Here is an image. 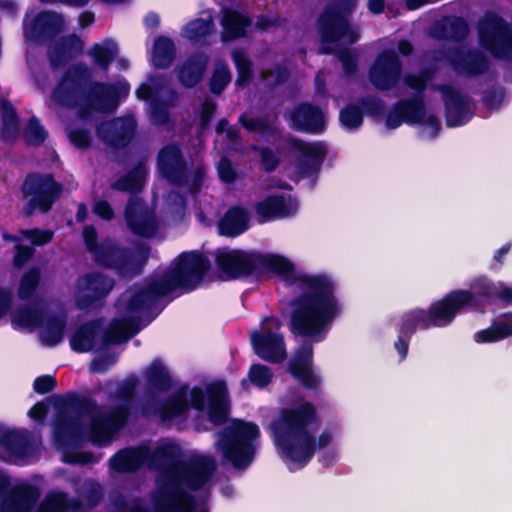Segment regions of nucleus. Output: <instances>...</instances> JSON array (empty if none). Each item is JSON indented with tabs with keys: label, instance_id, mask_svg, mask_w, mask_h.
I'll return each mask as SVG.
<instances>
[{
	"label": "nucleus",
	"instance_id": "f257e3e1",
	"mask_svg": "<svg viewBox=\"0 0 512 512\" xmlns=\"http://www.w3.org/2000/svg\"><path fill=\"white\" fill-rule=\"evenodd\" d=\"M215 264L222 280H257L273 274L287 285H296L301 291L289 302L291 308L288 329L296 337L323 341L331 330L342 307L336 295L337 283L326 273L296 272L295 264L278 253H262L218 248Z\"/></svg>",
	"mask_w": 512,
	"mask_h": 512
},
{
	"label": "nucleus",
	"instance_id": "f03ea898",
	"mask_svg": "<svg viewBox=\"0 0 512 512\" xmlns=\"http://www.w3.org/2000/svg\"><path fill=\"white\" fill-rule=\"evenodd\" d=\"M500 301L512 305V287L486 276L474 278L468 289H455L430 304L428 309L415 308L405 312L398 324L394 348L401 361L406 359L409 344L417 329L428 330L450 325L456 316L467 309H479Z\"/></svg>",
	"mask_w": 512,
	"mask_h": 512
},
{
	"label": "nucleus",
	"instance_id": "7ed1b4c3",
	"mask_svg": "<svg viewBox=\"0 0 512 512\" xmlns=\"http://www.w3.org/2000/svg\"><path fill=\"white\" fill-rule=\"evenodd\" d=\"M320 424L317 408L310 401L282 408L270 424L273 442L286 459L304 468L317 449L326 448L333 440L332 434L326 430L316 439L313 430Z\"/></svg>",
	"mask_w": 512,
	"mask_h": 512
},
{
	"label": "nucleus",
	"instance_id": "20e7f679",
	"mask_svg": "<svg viewBox=\"0 0 512 512\" xmlns=\"http://www.w3.org/2000/svg\"><path fill=\"white\" fill-rule=\"evenodd\" d=\"M209 258L198 250L181 252L157 278L135 290L125 310L138 313L152 310L160 300L173 292L180 295L195 291L211 270Z\"/></svg>",
	"mask_w": 512,
	"mask_h": 512
},
{
	"label": "nucleus",
	"instance_id": "39448f33",
	"mask_svg": "<svg viewBox=\"0 0 512 512\" xmlns=\"http://www.w3.org/2000/svg\"><path fill=\"white\" fill-rule=\"evenodd\" d=\"M480 47L456 46L451 56L452 71L461 77L476 78L490 69L489 53L496 60L512 61V27L497 12L486 11L476 24Z\"/></svg>",
	"mask_w": 512,
	"mask_h": 512
},
{
	"label": "nucleus",
	"instance_id": "423d86ee",
	"mask_svg": "<svg viewBox=\"0 0 512 512\" xmlns=\"http://www.w3.org/2000/svg\"><path fill=\"white\" fill-rule=\"evenodd\" d=\"M51 95L57 105L78 109L84 116L92 111L114 112L119 105L120 90L114 85L92 82L90 69L78 63L65 70Z\"/></svg>",
	"mask_w": 512,
	"mask_h": 512
},
{
	"label": "nucleus",
	"instance_id": "0eeeda50",
	"mask_svg": "<svg viewBox=\"0 0 512 512\" xmlns=\"http://www.w3.org/2000/svg\"><path fill=\"white\" fill-rule=\"evenodd\" d=\"M82 237L87 251L99 267L111 270L120 279L128 281L143 274L151 254L149 245L139 242L128 247L108 237L99 242L93 225L84 226Z\"/></svg>",
	"mask_w": 512,
	"mask_h": 512
},
{
	"label": "nucleus",
	"instance_id": "6e6552de",
	"mask_svg": "<svg viewBox=\"0 0 512 512\" xmlns=\"http://www.w3.org/2000/svg\"><path fill=\"white\" fill-rule=\"evenodd\" d=\"M148 466L162 473V482L172 478L186 480L193 487L200 483V476L214 474L217 463L211 456H194L188 460L181 459L180 447L175 443L158 446L148 457Z\"/></svg>",
	"mask_w": 512,
	"mask_h": 512
},
{
	"label": "nucleus",
	"instance_id": "1a4fd4ad",
	"mask_svg": "<svg viewBox=\"0 0 512 512\" xmlns=\"http://www.w3.org/2000/svg\"><path fill=\"white\" fill-rule=\"evenodd\" d=\"M260 436L257 424L233 419L219 433L216 444L225 462L236 470H245L253 462L256 454L254 441Z\"/></svg>",
	"mask_w": 512,
	"mask_h": 512
},
{
	"label": "nucleus",
	"instance_id": "9d476101",
	"mask_svg": "<svg viewBox=\"0 0 512 512\" xmlns=\"http://www.w3.org/2000/svg\"><path fill=\"white\" fill-rule=\"evenodd\" d=\"M357 0H334L328 3L317 18V29L322 43L345 40L355 44L360 39L358 30L351 24Z\"/></svg>",
	"mask_w": 512,
	"mask_h": 512
},
{
	"label": "nucleus",
	"instance_id": "9b49d317",
	"mask_svg": "<svg viewBox=\"0 0 512 512\" xmlns=\"http://www.w3.org/2000/svg\"><path fill=\"white\" fill-rule=\"evenodd\" d=\"M213 475H201L200 483L194 487L178 477L172 478L170 482H162L153 498L155 512H196L197 500L190 492L200 491Z\"/></svg>",
	"mask_w": 512,
	"mask_h": 512
},
{
	"label": "nucleus",
	"instance_id": "f8f14e48",
	"mask_svg": "<svg viewBox=\"0 0 512 512\" xmlns=\"http://www.w3.org/2000/svg\"><path fill=\"white\" fill-rule=\"evenodd\" d=\"M21 191L29 198L25 207L27 215L35 210L46 214L61 197L63 185L52 173L30 172L23 180Z\"/></svg>",
	"mask_w": 512,
	"mask_h": 512
},
{
	"label": "nucleus",
	"instance_id": "ddd939ff",
	"mask_svg": "<svg viewBox=\"0 0 512 512\" xmlns=\"http://www.w3.org/2000/svg\"><path fill=\"white\" fill-rule=\"evenodd\" d=\"M66 407L74 414L90 419V425L86 431L93 444L101 445L109 442L115 435L108 418L105 413H102L101 406L94 398L71 392L66 397Z\"/></svg>",
	"mask_w": 512,
	"mask_h": 512
},
{
	"label": "nucleus",
	"instance_id": "4468645a",
	"mask_svg": "<svg viewBox=\"0 0 512 512\" xmlns=\"http://www.w3.org/2000/svg\"><path fill=\"white\" fill-rule=\"evenodd\" d=\"M156 167L159 175L169 184L186 187L191 176V164L187 160L181 144L170 142L157 153Z\"/></svg>",
	"mask_w": 512,
	"mask_h": 512
},
{
	"label": "nucleus",
	"instance_id": "2eb2a0df",
	"mask_svg": "<svg viewBox=\"0 0 512 512\" xmlns=\"http://www.w3.org/2000/svg\"><path fill=\"white\" fill-rule=\"evenodd\" d=\"M85 416H78L66 407L58 409L52 425L55 445L61 449L81 447L87 434V426L82 422Z\"/></svg>",
	"mask_w": 512,
	"mask_h": 512
},
{
	"label": "nucleus",
	"instance_id": "dca6fc26",
	"mask_svg": "<svg viewBox=\"0 0 512 512\" xmlns=\"http://www.w3.org/2000/svg\"><path fill=\"white\" fill-rule=\"evenodd\" d=\"M284 141L288 148L300 154L296 163L297 173L303 178L317 176L327 156V148L322 142H306L288 134Z\"/></svg>",
	"mask_w": 512,
	"mask_h": 512
},
{
	"label": "nucleus",
	"instance_id": "f3484780",
	"mask_svg": "<svg viewBox=\"0 0 512 512\" xmlns=\"http://www.w3.org/2000/svg\"><path fill=\"white\" fill-rule=\"evenodd\" d=\"M402 63L393 49L379 52L369 69V81L380 91L393 89L401 78Z\"/></svg>",
	"mask_w": 512,
	"mask_h": 512
},
{
	"label": "nucleus",
	"instance_id": "a211bd4d",
	"mask_svg": "<svg viewBox=\"0 0 512 512\" xmlns=\"http://www.w3.org/2000/svg\"><path fill=\"white\" fill-rule=\"evenodd\" d=\"M189 410L188 386L183 385L164 399L153 396L141 406L143 416H158L162 422L171 421L187 414Z\"/></svg>",
	"mask_w": 512,
	"mask_h": 512
},
{
	"label": "nucleus",
	"instance_id": "6ab92c4d",
	"mask_svg": "<svg viewBox=\"0 0 512 512\" xmlns=\"http://www.w3.org/2000/svg\"><path fill=\"white\" fill-rule=\"evenodd\" d=\"M288 126L296 132L320 135L327 128L326 114L323 109L308 101L295 104L286 117Z\"/></svg>",
	"mask_w": 512,
	"mask_h": 512
},
{
	"label": "nucleus",
	"instance_id": "aec40b11",
	"mask_svg": "<svg viewBox=\"0 0 512 512\" xmlns=\"http://www.w3.org/2000/svg\"><path fill=\"white\" fill-rule=\"evenodd\" d=\"M114 287V280L100 272H89L78 278L75 294L76 305L80 310L89 309L104 299Z\"/></svg>",
	"mask_w": 512,
	"mask_h": 512
},
{
	"label": "nucleus",
	"instance_id": "412c9836",
	"mask_svg": "<svg viewBox=\"0 0 512 512\" xmlns=\"http://www.w3.org/2000/svg\"><path fill=\"white\" fill-rule=\"evenodd\" d=\"M313 345L304 342L298 347L287 364V372L295 378L303 388L311 391L319 389L321 378L313 370Z\"/></svg>",
	"mask_w": 512,
	"mask_h": 512
},
{
	"label": "nucleus",
	"instance_id": "4be33fe9",
	"mask_svg": "<svg viewBox=\"0 0 512 512\" xmlns=\"http://www.w3.org/2000/svg\"><path fill=\"white\" fill-rule=\"evenodd\" d=\"M137 123L133 116L113 118L97 125L99 139L114 150L127 147L135 137Z\"/></svg>",
	"mask_w": 512,
	"mask_h": 512
},
{
	"label": "nucleus",
	"instance_id": "5701e85b",
	"mask_svg": "<svg viewBox=\"0 0 512 512\" xmlns=\"http://www.w3.org/2000/svg\"><path fill=\"white\" fill-rule=\"evenodd\" d=\"M124 219L128 229L139 237L151 238L158 230L155 216L140 197L133 196L128 199Z\"/></svg>",
	"mask_w": 512,
	"mask_h": 512
},
{
	"label": "nucleus",
	"instance_id": "b1692460",
	"mask_svg": "<svg viewBox=\"0 0 512 512\" xmlns=\"http://www.w3.org/2000/svg\"><path fill=\"white\" fill-rule=\"evenodd\" d=\"M250 342L254 353L266 362L280 364L287 357L282 333L272 330H254L250 333Z\"/></svg>",
	"mask_w": 512,
	"mask_h": 512
},
{
	"label": "nucleus",
	"instance_id": "393cba45",
	"mask_svg": "<svg viewBox=\"0 0 512 512\" xmlns=\"http://www.w3.org/2000/svg\"><path fill=\"white\" fill-rule=\"evenodd\" d=\"M439 90L444 96L446 126L455 128L467 124L474 116L470 98L450 85H441Z\"/></svg>",
	"mask_w": 512,
	"mask_h": 512
},
{
	"label": "nucleus",
	"instance_id": "a878e982",
	"mask_svg": "<svg viewBox=\"0 0 512 512\" xmlns=\"http://www.w3.org/2000/svg\"><path fill=\"white\" fill-rule=\"evenodd\" d=\"M426 116V105L422 96L400 99L395 102L385 118V127L394 130L402 123L420 124Z\"/></svg>",
	"mask_w": 512,
	"mask_h": 512
},
{
	"label": "nucleus",
	"instance_id": "bb28decb",
	"mask_svg": "<svg viewBox=\"0 0 512 512\" xmlns=\"http://www.w3.org/2000/svg\"><path fill=\"white\" fill-rule=\"evenodd\" d=\"M84 43L76 34L64 35L57 38L48 46L47 58L53 70L66 66L76 56L83 52Z\"/></svg>",
	"mask_w": 512,
	"mask_h": 512
},
{
	"label": "nucleus",
	"instance_id": "cd10ccee",
	"mask_svg": "<svg viewBox=\"0 0 512 512\" xmlns=\"http://www.w3.org/2000/svg\"><path fill=\"white\" fill-rule=\"evenodd\" d=\"M208 64V55L203 52H192L175 69L179 84L187 89L196 87L202 81Z\"/></svg>",
	"mask_w": 512,
	"mask_h": 512
},
{
	"label": "nucleus",
	"instance_id": "c85d7f7f",
	"mask_svg": "<svg viewBox=\"0 0 512 512\" xmlns=\"http://www.w3.org/2000/svg\"><path fill=\"white\" fill-rule=\"evenodd\" d=\"M208 419L214 425L227 422L230 412V401L226 382L218 380L207 386Z\"/></svg>",
	"mask_w": 512,
	"mask_h": 512
},
{
	"label": "nucleus",
	"instance_id": "c756f323",
	"mask_svg": "<svg viewBox=\"0 0 512 512\" xmlns=\"http://www.w3.org/2000/svg\"><path fill=\"white\" fill-rule=\"evenodd\" d=\"M65 28V21L61 14L44 10L39 12L31 21L30 32L37 42H47L55 39Z\"/></svg>",
	"mask_w": 512,
	"mask_h": 512
},
{
	"label": "nucleus",
	"instance_id": "7c9ffc66",
	"mask_svg": "<svg viewBox=\"0 0 512 512\" xmlns=\"http://www.w3.org/2000/svg\"><path fill=\"white\" fill-rule=\"evenodd\" d=\"M41 496L40 489L32 484H21L9 490L1 502L2 512H30Z\"/></svg>",
	"mask_w": 512,
	"mask_h": 512
},
{
	"label": "nucleus",
	"instance_id": "2f4dec72",
	"mask_svg": "<svg viewBox=\"0 0 512 512\" xmlns=\"http://www.w3.org/2000/svg\"><path fill=\"white\" fill-rule=\"evenodd\" d=\"M254 211L261 224L293 214L292 206L282 194L268 195L263 200L256 202Z\"/></svg>",
	"mask_w": 512,
	"mask_h": 512
},
{
	"label": "nucleus",
	"instance_id": "473e14b6",
	"mask_svg": "<svg viewBox=\"0 0 512 512\" xmlns=\"http://www.w3.org/2000/svg\"><path fill=\"white\" fill-rule=\"evenodd\" d=\"M146 392L152 399L157 393H166L174 386V380L164 363L155 358L144 372Z\"/></svg>",
	"mask_w": 512,
	"mask_h": 512
},
{
	"label": "nucleus",
	"instance_id": "72a5a7b5",
	"mask_svg": "<svg viewBox=\"0 0 512 512\" xmlns=\"http://www.w3.org/2000/svg\"><path fill=\"white\" fill-rule=\"evenodd\" d=\"M0 446L13 460H25L34 454L33 442L27 430H6Z\"/></svg>",
	"mask_w": 512,
	"mask_h": 512
},
{
	"label": "nucleus",
	"instance_id": "f704fd0d",
	"mask_svg": "<svg viewBox=\"0 0 512 512\" xmlns=\"http://www.w3.org/2000/svg\"><path fill=\"white\" fill-rule=\"evenodd\" d=\"M102 331L103 324L101 319H93L81 324L70 336L69 343L71 349L77 353L92 351Z\"/></svg>",
	"mask_w": 512,
	"mask_h": 512
},
{
	"label": "nucleus",
	"instance_id": "c9c22d12",
	"mask_svg": "<svg viewBox=\"0 0 512 512\" xmlns=\"http://www.w3.org/2000/svg\"><path fill=\"white\" fill-rule=\"evenodd\" d=\"M220 24L223 28L222 40L233 41L247 35V29L251 26L252 19L235 9L225 7L222 9Z\"/></svg>",
	"mask_w": 512,
	"mask_h": 512
},
{
	"label": "nucleus",
	"instance_id": "e433bc0d",
	"mask_svg": "<svg viewBox=\"0 0 512 512\" xmlns=\"http://www.w3.org/2000/svg\"><path fill=\"white\" fill-rule=\"evenodd\" d=\"M142 329L140 319L130 317L125 320H115L103 331L102 345H118L128 341Z\"/></svg>",
	"mask_w": 512,
	"mask_h": 512
},
{
	"label": "nucleus",
	"instance_id": "4c0bfd02",
	"mask_svg": "<svg viewBox=\"0 0 512 512\" xmlns=\"http://www.w3.org/2000/svg\"><path fill=\"white\" fill-rule=\"evenodd\" d=\"M468 34V22L461 16H444L434 25V37L439 40L461 42Z\"/></svg>",
	"mask_w": 512,
	"mask_h": 512
},
{
	"label": "nucleus",
	"instance_id": "58836bf2",
	"mask_svg": "<svg viewBox=\"0 0 512 512\" xmlns=\"http://www.w3.org/2000/svg\"><path fill=\"white\" fill-rule=\"evenodd\" d=\"M250 214L240 206L229 208L218 223L220 235L236 237L243 234L249 228Z\"/></svg>",
	"mask_w": 512,
	"mask_h": 512
},
{
	"label": "nucleus",
	"instance_id": "ea45409f",
	"mask_svg": "<svg viewBox=\"0 0 512 512\" xmlns=\"http://www.w3.org/2000/svg\"><path fill=\"white\" fill-rule=\"evenodd\" d=\"M146 457L147 453L142 448H124L109 459V465L118 473H133L143 466Z\"/></svg>",
	"mask_w": 512,
	"mask_h": 512
},
{
	"label": "nucleus",
	"instance_id": "a19ab883",
	"mask_svg": "<svg viewBox=\"0 0 512 512\" xmlns=\"http://www.w3.org/2000/svg\"><path fill=\"white\" fill-rule=\"evenodd\" d=\"M45 309L39 305L24 304L11 312V322L14 328H40L44 324Z\"/></svg>",
	"mask_w": 512,
	"mask_h": 512
},
{
	"label": "nucleus",
	"instance_id": "79ce46f5",
	"mask_svg": "<svg viewBox=\"0 0 512 512\" xmlns=\"http://www.w3.org/2000/svg\"><path fill=\"white\" fill-rule=\"evenodd\" d=\"M146 181V168L142 162H138L123 176L118 178L111 184V188L115 191L128 192L137 194L144 188Z\"/></svg>",
	"mask_w": 512,
	"mask_h": 512
},
{
	"label": "nucleus",
	"instance_id": "37998d69",
	"mask_svg": "<svg viewBox=\"0 0 512 512\" xmlns=\"http://www.w3.org/2000/svg\"><path fill=\"white\" fill-rule=\"evenodd\" d=\"M0 108L2 111L0 139L6 143L14 142L19 136L20 119L18 112L12 103L6 98H2L0 100Z\"/></svg>",
	"mask_w": 512,
	"mask_h": 512
},
{
	"label": "nucleus",
	"instance_id": "c03bdc74",
	"mask_svg": "<svg viewBox=\"0 0 512 512\" xmlns=\"http://www.w3.org/2000/svg\"><path fill=\"white\" fill-rule=\"evenodd\" d=\"M67 322L64 316L57 314H45L44 324L41 326V340L48 347H54L62 342L66 331Z\"/></svg>",
	"mask_w": 512,
	"mask_h": 512
},
{
	"label": "nucleus",
	"instance_id": "a18cd8bd",
	"mask_svg": "<svg viewBox=\"0 0 512 512\" xmlns=\"http://www.w3.org/2000/svg\"><path fill=\"white\" fill-rule=\"evenodd\" d=\"M176 56L173 40L167 36H158L153 45L152 61L157 69L169 68Z\"/></svg>",
	"mask_w": 512,
	"mask_h": 512
},
{
	"label": "nucleus",
	"instance_id": "49530a36",
	"mask_svg": "<svg viewBox=\"0 0 512 512\" xmlns=\"http://www.w3.org/2000/svg\"><path fill=\"white\" fill-rule=\"evenodd\" d=\"M238 122L249 133H258L263 138L281 136L280 128L266 117L250 118L243 113L239 116Z\"/></svg>",
	"mask_w": 512,
	"mask_h": 512
},
{
	"label": "nucleus",
	"instance_id": "de8ad7c7",
	"mask_svg": "<svg viewBox=\"0 0 512 512\" xmlns=\"http://www.w3.org/2000/svg\"><path fill=\"white\" fill-rule=\"evenodd\" d=\"M87 54L91 56L95 64L106 73L118 54V46L112 40L107 41L105 45L95 43L88 50Z\"/></svg>",
	"mask_w": 512,
	"mask_h": 512
},
{
	"label": "nucleus",
	"instance_id": "09e8293b",
	"mask_svg": "<svg viewBox=\"0 0 512 512\" xmlns=\"http://www.w3.org/2000/svg\"><path fill=\"white\" fill-rule=\"evenodd\" d=\"M232 60L237 71L235 85L238 87L248 85L254 77L252 61L242 50H234L232 52Z\"/></svg>",
	"mask_w": 512,
	"mask_h": 512
},
{
	"label": "nucleus",
	"instance_id": "8fccbe9b",
	"mask_svg": "<svg viewBox=\"0 0 512 512\" xmlns=\"http://www.w3.org/2000/svg\"><path fill=\"white\" fill-rule=\"evenodd\" d=\"M41 282L39 267H31L20 278L17 295L21 300H30L36 293Z\"/></svg>",
	"mask_w": 512,
	"mask_h": 512
},
{
	"label": "nucleus",
	"instance_id": "3c124183",
	"mask_svg": "<svg viewBox=\"0 0 512 512\" xmlns=\"http://www.w3.org/2000/svg\"><path fill=\"white\" fill-rule=\"evenodd\" d=\"M215 24L212 17L207 19L197 18L189 21L184 27V35L191 42L197 43L214 30Z\"/></svg>",
	"mask_w": 512,
	"mask_h": 512
},
{
	"label": "nucleus",
	"instance_id": "603ef678",
	"mask_svg": "<svg viewBox=\"0 0 512 512\" xmlns=\"http://www.w3.org/2000/svg\"><path fill=\"white\" fill-rule=\"evenodd\" d=\"M339 121L347 130L358 129L364 121L363 109L358 102L346 104L339 112Z\"/></svg>",
	"mask_w": 512,
	"mask_h": 512
},
{
	"label": "nucleus",
	"instance_id": "864d4df0",
	"mask_svg": "<svg viewBox=\"0 0 512 512\" xmlns=\"http://www.w3.org/2000/svg\"><path fill=\"white\" fill-rule=\"evenodd\" d=\"M48 133L36 116L29 118L27 126L23 131L24 142L28 146L38 147L44 144Z\"/></svg>",
	"mask_w": 512,
	"mask_h": 512
},
{
	"label": "nucleus",
	"instance_id": "5fc2aeb1",
	"mask_svg": "<svg viewBox=\"0 0 512 512\" xmlns=\"http://www.w3.org/2000/svg\"><path fill=\"white\" fill-rule=\"evenodd\" d=\"M68 494L63 491L49 492L37 508V512H67Z\"/></svg>",
	"mask_w": 512,
	"mask_h": 512
},
{
	"label": "nucleus",
	"instance_id": "6e6d98bb",
	"mask_svg": "<svg viewBox=\"0 0 512 512\" xmlns=\"http://www.w3.org/2000/svg\"><path fill=\"white\" fill-rule=\"evenodd\" d=\"M105 415L108 418L112 432L116 434L128 424L131 407L126 404H118L113 406Z\"/></svg>",
	"mask_w": 512,
	"mask_h": 512
},
{
	"label": "nucleus",
	"instance_id": "4d7b16f0",
	"mask_svg": "<svg viewBox=\"0 0 512 512\" xmlns=\"http://www.w3.org/2000/svg\"><path fill=\"white\" fill-rule=\"evenodd\" d=\"M231 72L227 65L216 67L209 79V90L215 96H220L231 82Z\"/></svg>",
	"mask_w": 512,
	"mask_h": 512
},
{
	"label": "nucleus",
	"instance_id": "13d9d810",
	"mask_svg": "<svg viewBox=\"0 0 512 512\" xmlns=\"http://www.w3.org/2000/svg\"><path fill=\"white\" fill-rule=\"evenodd\" d=\"M251 149L259 155V163L266 173L274 172L280 165V157L268 146L252 145Z\"/></svg>",
	"mask_w": 512,
	"mask_h": 512
},
{
	"label": "nucleus",
	"instance_id": "bf43d9fd",
	"mask_svg": "<svg viewBox=\"0 0 512 512\" xmlns=\"http://www.w3.org/2000/svg\"><path fill=\"white\" fill-rule=\"evenodd\" d=\"M248 377L255 387L263 389L272 382L273 372L268 366L256 363L250 366Z\"/></svg>",
	"mask_w": 512,
	"mask_h": 512
},
{
	"label": "nucleus",
	"instance_id": "052dcab7",
	"mask_svg": "<svg viewBox=\"0 0 512 512\" xmlns=\"http://www.w3.org/2000/svg\"><path fill=\"white\" fill-rule=\"evenodd\" d=\"M358 104L363 109V115L366 114L373 118H381L384 116L385 102L375 95L362 96L358 100Z\"/></svg>",
	"mask_w": 512,
	"mask_h": 512
},
{
	"label": "nucleus",
	"instance_id": "680f3d73",
	"mask_svg": "<svg viewBox=\"0 0 512 512\" xmlns=\"http://www.w3.org/2000/svg\"><path fill=\"white\" fill-rule=\"evenodd\" d=\"M336 57L342 65L344 74L347 77L357 73L359 61L357 54L348 47H342L336 52Z\"/></svg>",
	"mask_w": 512,
	"mask_h": 512
},
{
	"label": "nucleus",
	"instance_id": "e2e57ef3",
	"mask_svg": "<svg viewBox=\"0 0 512 512\" xmlns=\"http://www.w3.org/2000/svg\"><path fill=\"white\" fill-rule=\"evenodd\" d=\"M138 379L136 377L125 378L115 390V398L121 401L120 404H126L131 407L135 397Z\"/></svg>",
	"mask_w": 512,
	"mask_h": 512
},
{
	"label": "nucleus",
	"instance_id": "0e129e2a",
	"mask_svg": "<svg viewBox=\"0 0 512 512\" xmlns=\"http://www.w3.org/2000/svg\"><path fill=\"white\" fill-rule=\"evenodd\" d=\"M68 139L71 144L80 150H85L92 145V135L90 130L83 127H75L69 130Z\"/></svg>",
	"mask_w": 512,
	"mask_h": 512
},
{
	"label": "nucleus",
	"instance_id": "69168bd1",
	"mask_svg": "<svg viewBox=\"0 0 512 512\" xmlns=\"http://www.w3.org/2000/svg\"><path fill=\"white\" fill-rule=\"evenodd\" d=\"M151 120L158 126L166 125L170 120V113L166 103L161 99H154L150 103Z\"/></svg>",
	"mask_w": 512,
	"mask_h": 512
},
{
	"label": "nucleus",
	"instance_id": "338daca9",
	"mask_svg": "<svg viewBox=\"0 0 512 512\" xmlns=\"http://www.w3.org/2000/svg\"><path fill=\"white\" fill-rule=\"evenodd\" d=\"M505 91L502 87H490L483 91L482 102L489 110H497L504 100Z\"/></svg>",
	"mask_w": 512,
	"mask_h": 512
},
{
	"label": "nucleus",
	"instance_id": "774afa93",
	"mask_svg": "<svg viewBox=\"0 0 512 512\" xmlns=\"http://www.w3.org/2000/svg\"><path fill=\"white\" fill-rule=\"evenodd\" d=\"M88 509L97 507L104 498L103 487L96 481L90 482L83 492Z\"/></svg>",
	"mask_w": 512,
	"mask_h": 512
}]
</instances>
